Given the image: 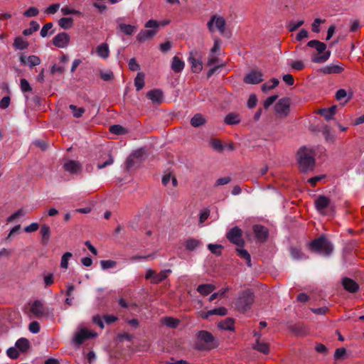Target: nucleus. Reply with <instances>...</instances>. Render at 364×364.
Listing matches in <instances>:
<instances>
[{"mask_svg":"<svg viewBox=\"0 0 364 364\" xmlns=\"http://www.w3.org/2000/svg\"><path fill=\"white\" fill-rule=\"evenodd\" d=\"M70 36L68 33L62 32L53 38V43L58 48H65L69 42Z\"/></svg>","mask_w":364,"mask_h":364,"instance_id":"ddd939ff","label":"nucleus"},{"mask_svg":"<svg viewBox=\"0 0 364 364\" xmlns=\"http://www.w3.org/2000/svg\"><path fill=\"white\" fill-rule=\"evenodd\" d=\"M118 28L123 33L128 36L132 35L136 31V26L126 23H119Z\"/></svg>","mask_w":364,"mask_h":364,"instance_id":"72a5a7b5","label":"nucleus"},{"mask_svg":"<svg viewBox=\"0 0 364 364\" xmlns=\"http://www.w3.org/2000/svg\"><path fill=\"white\" fill-rule=\"evenodd\" d=\"M323 21H322L321 18H316L314 21V23L311 25V30L314 33H319L320 32V24L323 23Z\"/></svg>","mask_w":364,"mask_h":364,"instance_id":"e2e57ef3","label":"nucleus"},{"mask_svg":"<svg viewBox=\"0 0 364 364\" xmlns=\"http://www.w3.org/2000/svg\"><path fill=\"white\" fill-rule=\"evenodd\" d=\"M255 300V295L251 289L242 292L235 303V309L240 312H245L251 308Z\"/></svg>","mask_w":364,"mask_h":364,"instance_id":"423d86ee","label":"nucleus"},{"mask_svg":"<svg viewBox=\"0 0 364 364\" xmlns=\"http://www.w3.org/2000/svg\"><path fill=\"white\" fill-rule=\"evenodd\" d=\"M134 85L137 91L141 90L144 86V75L139 73L134 79Z\"/></svg>","mask_w":364,"mask_h":364,"instance_id":"79ce46f5","label":"nucleus"},{"mask_svg":"<svg viewBox=\"0 0 364 364\" xmlns=\"http://www.w3.org/2000/svg\"><path fill=\"white\" fill-rule=\"evenodd\" d=\"M240 122V116L235 113H229V125L237 124Z\"/></svg>","mask_w":364,"mask_h":364,"instance_id":"13d9d810","label":"nucleus"},{"mask_svg":"<svg viewBox=\"0 0 364 364\" xmlns=\"http://www.w3.org/2000/svg\"><path fill=\"white\" fill-rule=\"evenodd\" d=\"M69 108L73 111V116L76 118H80L82 117V114L85 112V109L82 107L77 108L74 105H70Z\"/></svg>","mask_w":364,"mask_h":364,"instance_id":"8fccbe9b","label":"nucleus"},{"mask_svg":"<svg viewBox=\"0 0 364 364\" xmlns=\"http://www.w3.org/2000/svg\"><path fill=\"white\" fill-rule=\"evenodd\" d=\"M290 252L291 257L294 259L300 260L307 258V257L296 247H291Z\"/></svg>","mask_w":364,"mask_h":364,"instance_id":"a19ab883","label":"nucleus"},{"mask_svg":"<svg viewBox=\"0 0 364 364\" xmlns=\"http://www.w3.org/2000/svg\"><path fill=\"white\" fill-rule=\"evenodd\" d=\"M180 321L173 317H165L163 319V323L166 326L172 328H176L179 325Z\"/></svg>","mask_w":364,"mask_h":364,"instance_id":"ea45409f","label":"nucleus"},{"mask_svg":"<svg viewBox=\"0 0 364 364\" xmlns=\"http://www.w3.org/2000/svg\"><path fill=\"white\" fill-rule=\"evenodd\" d=\"M53 27V23H46L43 28H41V36L42 38H46L47 37L48 35L50 36V35H53L55 30V29H52Z\"/></svg>","mask_w":364,"mask_h":364,"instance_id":"f704fd0d","label":"nucleus"},{"mask_svg":"<svg viewBox=\"0 0 364 364\" xmlns=\"http://www.w3.org/2000/svg\"><path fill=\"white\" fill-rule=\"evenodd\" d=\"M38 9L36 7L28 8L24 13L23 15L26 17H34L38 14Z\"/></svg>","mask_w":364,"mask_h":364,"instance_id":"6e6d98bb","label":"nucleus"},{"mask_svg":"<svg viewBox=\"0 0 364 364\" xmlns=\"http://www.w3.org/2000/svg\"><path fill=\"white\" fill-rule=\"evenodd\" d=\"M244 82L249 85H256L263 81V73L261 70L252 69L244 77Z\"/></svg>","mask_w":364,"mask_h":364,"instance_id":"1a4fd4ad","label":"nucleus"},{"mask_svg":"<svg viewBox=\"0 0 364 364\" xmlns=\"http://www.w3.org/2000/svg\"><path fill=\"white\" fill-rule=\"evenodd\" d=\"M96 52L99 57L107 59L109 55V49L107 43H102L97 47Z\"/></svg>","mask_w":364,"mask_h":364,"instance_id":"c756f323","label":"nucleus"},{"mask_svg":"<svg viewBox=\"0 0 364 364\" xmlns=\"http://www.w3.org/2000/svg\"><path fill=\"white\" fill-rule=\"evenodd\" d=\"M21 89L23 92H30L32 90V87H31L28 80L26 79L21 80Z\"/></svg>","mask_w":364,"mask_h":364,"instance_id":"052dcab7","label":"nucleus"},{"mask_svg":"<svg viewBox=\"0 0 364 364\" xmlns=\"http://www.w3.org/2000/svg\"><path fill=\"white\" fill-rule=\"evenodd\" d=\"M255 336L257 337V339L253 346V348L264 354H268L269 351V345L259 341L261 334L259 333H255Z\"/></svg>","mask_w":364,"mask_h":364,"instance_id":"f3484780","label":"nucleus"},{"mask_svg":"<svg viewBox=\"0 0 364 364\" xmlns=\"http://www.w3.org/2000/svg\"><path fill=\"white\" fill-rule=\"evenodd\" d=\"M342 284L343 288L350 293H355L359 289L358 284L353 279L348 277L343 279Z\"/></svg>","mask_w":364,"mask_h":364,"instance_id":"6ab92c4d","label":"nucleus"},{"mask_svg":"<svg viewBox=\"0 0 364 364\" xmlns=\"http://www.w3.org/2000/svg\"><path fill=\"white\" fill-rule=\"evenodd\" d=\"M7 355L12 359H16L19 356V353L16 348L11 347L6 351Z\"/></svg>","mask_w":364,"mask_h":364,"instance_id":"5fc2aeb1","label":"nucleus"},{"mask_svg":"<svg viewBox=\"0 0 364 364\" xmlns=\"http://www.w3.org/2000/svg\"><path fill=\"white\" fill-rule=\"evenodd\" d=\"M65 71V67L64 66H59V65H53L52 67H51V69H50V73L52 75H54L55 73H60V74H62Z\"/></svg>","mask_w":364,"mask_h":364,"instance_id":"774afa93","label":"nucleus"},{"mask_svg":"<svg viewBox=\"0 0 364 364\" xmlns=\"http://www.w3.org/2000/svg\"><path fill=\"white\" fill-rule=\"evenodd\" d=\"M28 43L26 41H24L21 37L18 36L14 39V47L16 49L18 50H24L26 49L28 47Z\"/></svg>","mask_w":364,"mask_h":364,"instance_id":"4c0bfd02","label":"nucleus"},{"mask_svg":"<svg viewBox=\"0 0 364 364\" xmlns=\"http://www.w3.org/2000/svg\"><path fill=\"white\" fill-rule=\"evenodd\" d=\"M210 143L212 147L217 151H221L223 149V146L218 139H212Z\"/></svg>","mask_w":364,"mask_h":364,"instance_id":"864d4df0","label":"nucleus"},{"mask_svg":"<svg viewBox=\"0 0 364 364\" xmlns=\"http://www.w3.org/2000/svg\"><path fill=\"white\" fill-rule=\"evenodd\" d=\"M223 246L218 244H209L208 245V249L214 255L219 256L222 254V250H223Z\"/></svg>","mask_w":364,"mask_h":364,"instance_id":"a18cd8bd","label":"nucleus"},{"mask_svg":"<svg viewBox=\"0 0 364 364\" xmlns=\"http://www.w3.org/2000/svg\"><path fill=\"white\" fill-rule=\"evenodd\" d=\"M278 98L277 95H272L269 97H267L265 101L264 102V107L265 109H267L269 107H270Z\"/></svg>","mask_w":364,"mask_h":364,"instance_id":"bf43d9fd","label":"nucleus"},{"mask_svg":"<svg viewBox=\"0 0 364 364\" xmlns=\"http://www.w3.org/2000/svg\"><path fill=\"white\" fill-rule=\"evenodd\" d=\"M337 110V106L333 105L329 107L328 109H319L318 114L321 116L324 117L327 121H329L333 119Z\"/></svg>","mask_w":364,"mask_h":364,"instance_id":"393cba45","label":"nucleus"},{"mask_svg":"<svg viewBox=\"0 0 364 364\" xmlns=\"http://www.w3.org/2000/svg\"><path fill=\"white\" fill-rule=\"evenodd\" d=\"M279 83V81L277 78H272L268 82L264 83L262 85V90L264 92H266L270 90L275 88Z\"/></svg>","mask_w":364,"mask_h":364,"instance_id":"e433bc0d","label":"nucleus"},{"mask_svg":"<svg viewBox=\"0 0 364 364\" xmlns=\"http://www.w3.org/2000/svg\"><path fill=\"white\" fill-rule=\"evenodd\" d=\"M145 28H151L149 30H141L136 36V40L140 43H144L147 40L152 39L158 33L159 23L157 21L149 20L144 25Z\"/></svg>","mask_w":364,"mask_h":364,"instance_id":"0eeeda50","label":"nucleus"},{"mask_svg":"<svg viewBox=\"0 0 364 364\" xmlns=\"http://www.w3.org/2000/svg\"><path fill=\"white\" fill-rule=\"evenodd\" d=\"M304 23V21L303 20H300L296 23L291 21V22H289V25L287 26V28L289 31L292 32V31L297 30Z\"/></svg>","mask_w":364,"mask_h":364,"instance_id":"603ef678","label":"nucleus"},{"mask_svg":"<svg viewBox=\"0 0 364 364\" xmlns=\"http://www.w3.org/2000/svg\"><path fill=\"white\" fill-rule=\"evenodd\" d=\"M40 28L39 23L36 21H32L30 23V28H26L23 31V34L24 36H30L33 32L37 31Z\"/></svg>","mask_w":364,"mask_h":364,"instance_id":"37998d69","label":"nucleus"},{"mask_svg":"<svg viewBox=\"0 0 364 364\" xmlns=\"http://www.w3.org/2000/svg\"><path fill=\"white\" fill-rule=\"evenodd\" d=\"M185 66L184 62L178 56L175 55L171 62V69L174 73H181Z\"/></svg>","mask_w":364,"mask_h":364,"instance_id":"a878e982","label":"nucleus"},{"mask_svg":"<svg viewBox=\"0 0 364 364\" xmlns=\"http://www.w3.org/2000/svg\"><path fill=\"white\" fill-rule=\"evenodd\" d=\"M41 235L42 237V243L47 245L50 237V229L48 225H43L41 228Z\"/></svg>","mask_w":364,"mask_h":364,"instance_id":"2f4dec72","label":"nucleus"},{"mask_svg":"<svg viewBox=\"0 0 364 364\" xmlns=\"http://www.w3.org/2000/svg\"><path fill=\"white\" fill-rule=\"evenodd\" d=\"M29 331L33 333H38L40 331V325L38 321H32L29 324Z\"/></svg>","mask_w":364,"mask_h":364,"instance_id":"0e129e2a","label":"nucleus"},{"mask_svg":"<svg viewBox=\"0 0 364 364\" xmlns=\"http://www.w3.org/2000/svg\"><path fill=\"white\" fill-rule=\"evenodd\" d=\"M275 112L281 116L286 117L290 112V99L283 97L280 99L274 106Z\"/></svg>","mask_w":364,"mask_h":364,"instance_id":"9d476101","label":"nucleus"},{"mask_svg":"<svg viewBox=\"0 0 364 364\" xmlns=\"http://www.w3.org/2000/svg\"><path fill=\"white\" fill-rule=\"evenodd\" d=\"M206 123L205 118L201 114H196L191 119V124L193 127H199Z\"/></svg>","mask_w":364,"mask_h":364,"instance_id":"7c9ffc66","label":"nucleus"},{"mask_svg":"<svg viewBox=\"0 0 364 364\" xmlns=\"http://www.w3.org/2000/svg\"><path fill=\"white\" fill-rule=\"evenodd\" d=\"M19 60L21 64H28L31 68L38 65L41 63L40 58L33 55H29L28 58L24 55H21Z\"/></svg>","mask_w":364,"mask_h":364,"instance_id":"a211bd4d","label":"nucleus"},{"mask_svg":"<svg viewBox=\"0 0 364 364\" xmlns=\"http://www.w3.org/2000/svg\"><path fill=\"white\" fill-rule=\"evenodd\" d=\"M58 25L63 29H68L73 25V19L72 18L63 17L59 19Z\"/></svg>","mask_w":364,"mask_h":364,"instance_id":"58836bf2","label":"nucleus"},{"mask_svg":"<svg viewBox=\"0 0 364 364\" xmlns=\"http://www.w3.org/2000/svg\"><path fill=\"white\" fill-rule=\"evenodd\" d=\"M72 253L69 252H67L63 255L60 261V267L63 269H67L68 267V261L72 257Z\"/></svg>","mask_w":364,"mask_h":364,"instance_id":"de8ad7c7","label":"nucleus"},{"mask_svg":"<svg viewBox=\"0 0 364 364\" xmlns=\"http://www.w3.org/2000/svg\"><path fill=\"white\" fill-rule=\"evenodd\" d=\"M343 68L339 65H328L321 69L325 75L339 74L343 71Z\"/></svg>","mask_w":364,"mask_h":364,"instance_id":"4be33fe9","label":"nucleus"},{"mask_svg":"<svg viewBox=\"0 0 364 364\" xmlns=\"http://www.w3.org/2000/svg\"><path fill=\"white\" fill-rule=\"evenodd\" d=\"M195 348L198 350H211L216 348L219 343L213 335L205 330H200L196 335Z\"/></svg>","mask_w":364,"mask_h":364,"instance_id":"f03ea898","label":"nucleus"},{"mask_svg":"<svg viewBox=\"0 0 364 364\" xmlns=\"http://www.w3.org/2000/svg\"><path fill=\"white\" fill-rule=\"evenodd\" d=\"M297 161L302 172L311 171L315 166V159L312 151L305 147L298 151Z\"/></svg>","mask_w":364,"mask_h":364,"instance_id":"20e7f679","label":"nucleus"},{"mask_svg":"<svg viewBox=\"0 0 364 364\" xmlns=\"http://www.w3.org/2000/svg\"><path fill=\"white\" fill-rule=\"evenodd\" d=\"M65 171L71 174L77 173L81 170V164L79 161L75 160H68L63 164Z\"/></svg>","mask_w":364,"mask_h":364,"instance_id":"2eb2a0df","label":"nucleus"},{"mask_svg":"<svg viewBox=\"0 0 364 364\" xmlns=\"http://www.w3.org/2000/svg\"><path fill=\"white\" fill-rule=\"evenodd\" d=\"M352 96H353V94L352 92L349 93L348 95L347 92L346 90L344 89H339L337 90L336 93V99L338 101L341 100L342 99H343L344 97H348L347 100H346V102H347L348 100H350L351 98H352Z\"/></svg>","mask_w":364,"mask_h":364,"instance_id":"c03bdc74","label":"nucleus"},{"mask_svg":"<svg viewBox=\"0 0 364 364\" xmlns=\"http://www.w3.org/2000/svg\"><path fill=\"white\" fill-rule=\"evenodd\" d=\"M31 312L37 317L43 316L45 309L43 304L39 300L34 301L31 306Z\"/></svg>","mask_w":364,"mask_h":364,"instance_id":"aec40b11","label":"nucleus"},{"mask_svg":"<svg viewBox=\"0 0 364 364\" xmlns=\"http://www.w3.org/2000/svg\"><path fill=\"white\" fill-rule=\"evenodd\" d=\"M25 214L24 211L23 210V209H19L18 210H17L16 212H15L14 214H12L11 215H10L6 221L8 223H11L12 221H14V220H16V218H18V217L21 216V215H23Z\"/></svg>","mask_w":364,"mask_h":364,"instance_id":"680f3d73","label":"nucleus"},{"mask_svg":"<svg viewBox=\"0 0 364 364\" xmlns=\"http://www.w3.org/2000/svg\"><path fill=\"white\" fill-rule=\"evenodd\" d=\"M215 290V287L211 284H200L197 291L203 296H207Z\"/></svg>","mask_w":364,"mask_h":364,"instance_id":"473e14b6","label":"nucleus"},{"mask_svg":"<svg viewBox=\"0 0 364 364\" xmlns=\"http://www.w3.org/2000/svg\"><path fill=\"white\" fill-rule=\"evenodd\" d=\"M109 132L117 135L124 134L127 133L126 129L119 124L112 125L109 127Z\"/></svg>","mask_w":364,"mask_h":364,"instance_id":"49530a36","label":"nucleus"},{"mask_svg":"<svg viewBox=\"0 0 364 364\" xmlns=\"http://www.w3.org/2000/svg\"><path fill=\"white\" fill-rule=\"evenodd\" d=\"M100 266L102 269H107L114 268L117 266V262L114 260H102L100 261Z\"/></svg>","mask_w":364,"mask_h":364,"instance_id":"3c124183","label":"nucleus"},{"mask_svg":"<svg viewBox=\"0 0 364 364\" xmlns=\"http://www.w3.org/2000/svg\"><path fill=\"white\" fill-rule=\"evenodd\" d=\"M95 335L96 334L92 333L91 331L83 328L75 334L73 341L76 345L80 346L85 340L94 337Z\"/></svg>","mask_w":364,"mask_h":364,"instance_id":"4468645a","label":"nucleus"},{"mask_svg":"<svg viewBox=\"0 0 364 364\" xmlns=\"http://www.w3.org/2000/svg\"><path fill=\"white\" fill-rule=\"evenodd\" d=\"M171 272V269H165L159 273H156L154 270L149 269L146 271L145 279H151V282L153 284H159L166 279L168 274Z\"/></svg>","mask_w":364,"mask_h":364,"instance_id":"6e6552de","label":"nucleus"},{"mask_svg":"<svg viewBox=\"0 0 364 364\" xmlns=\"http://www.w3.org/2000/svg\"><path fill=\"white\" fill-rule=\"evenodd\" d=\"M255 237L260 242H264L269 236L268 229L262 225H255L252 228Z\"/></svg>","mask_w":364,"mask_h":364,"instance_id":"f8f14e48","label":"nucleus"},{"mask_svg":"<svg viewBox=\"0 0 364 364\" xmlns=\"http://www.w3.org/2000/svg\"><path fill=\"white\" fill-rule=\"evenodd\" d=\"M61 12L63 15H71L72 14V15H78L80 16H83V14L81 11L76 10V9H70L68 6L63 7L61 9Z\"/></svg>","mask_w":364,"mask_h":364,"instance_id":"09e8293b","label":"nucleus"},{"mask_svg":"<svg viewBox=\"0 0 364 364\" xmlns=\"http://www.w3.org/2000/svg\"><path fill=\"white\" fill-rule=\"evenodd\" d=\"M309 247L311 252L323 256H329L334 248L333 243L324 235L311 241Z\"/></svg>","mask_w":364,"mask_h":364,"instance_id":"7ed1b4c3","label":"nucleus"},{"mask_svg":"<svg viewBox=\"0 0 364 364\" xmlns=\"http://www.w3.org/2000/svg\"><path fill=\"white\" fill-rule=\"evenodd\" d=\"M307 46L311 48H314L317 52L318 54L321 55H316L314 54L312 55L311 60L313 63H325L331 56V51L327 50L326 49V45L321 42L318 40H311L308 42Z\"/></svg>","mask_w":364,"mask_h":364,"instance_id":"39448f33","label":"nucleus"},{"mask_svg":"<svg viewBox=\"0 0 364 364\" xmlns=\"http://www.w3.org/2000/svg\"><path fill=\"white\" fill-rule=\"evenodd\" d=\"M229 242L237 246L235 251L237 255L246 261L248 267H252L251 256L248 251L244 249L245 240L242 238V231L238 227H234L229 230Z\"/></svg>","mask_w":364,"mask_h":364,"instance_id":"f257e3e1","label":"nucleus"},{"mask_svg":"<svg viewBox=\"0 0 364 364\" xmlns=\"http://www.w3.org/2000/svg\"><path fill=\"white\" fill-rule=\"evenodd\" d=\"M257 103V97L255 94H251L247 100V107L250 109L254 108Z\"/></svg>","mask_w":364,"mask_h":364,"instance_id":"4d7b16f0","label":"nucleus"},{"mask_svg":"<svg viewBox=\"0 0 364 364\" xmlns=\"http://www.w3.org/2000/svg\"><path fill=\"white\" fill-rule=\"evenodd\" d=\"M316 210L320 213H323L324 210L330 205V200L324 196H318L314 202Z\"/></svg>","mask_w":364,"mask_h":364,"instance_id":"dca6fc26","label":"nucleus"},{"mask_svg":"<svg viewBox=\"0 0 364 364\" xmlns=\"http://www.w3.org/2000/svg\"><path fill=\"white\" fill-rule=\"evenodd\" d=\"M225 21L222 17H217L216 16H212L210 20L208 22V27L210 31L213 32L218 29L221 33L225 31Z\"/></svg>","mask_w":364,"mask_h":364,"instance_id":"9b49d317","label":"nucleus"},{"mask_svg":"<svg viewBox=\"0 0 364 364\" xmlns=\"http://www.w3.org/2000/svg\"><path fill=\"white\" fill-rule=\"evenodd\" d=\"M202 245L201 241L194 239L188 238L185 240V247L189 251H193Z\"/></svg>","mask_w":364,"mask_h":364,"instance_id":"cd10ccee","label":"nucleus"},{"mask_svg":"<svg viewBox=\"0 0 364 364\" xmlns=\"http://www.w3.org/2000/svg\"><path fill=\"white\" fill-rule=\"evenodd\" d=\"M346 353V350L344 348H337L334 353V358L336 360H340L343 358V357Z\"/></svg>","mask_w":364,"mask_h":364,"instance_id":"69168bd1","label":"nucleus"},{"mask_svg":"<svg viewBox=\"0 0 364 364\" xmlns=\"http://www.w3.org/2000/svg\"><path fill=\"white\" fill-rule=\"evenodd\" d=\"M146 96L148 99L151 100L153 102L160 103L162 100L163 94L161 90L155 89L148 92Z\"/></svg>","mask_w":364,"mask_h":364,"instance_id":"bb28decb","label":"nucleus"},{"mask_svg":"<svg viewBox=\"0 0 364 364\" xmlns=\"http://www.w3.org/2000/svg\"><path fill=\"white\" fill-rule=\"evenodd\" d=\"M43 280L46 287L50 286L53 284V274L49 273L43 276Z\"/></svg>","mask_w":364,"mask_h":364,"instance_id":"338daca9","label":"nucleus"},{"mask_svg":"<svg viewBox=\"0 0 364 364\" xmlns=\"http://www.w3.org/2000/svg\"><path fill=\"white\" fill-rule=\"evenodd\" d=\"M188 62L191 64V69L193 72L196 73H200L203 69V65L201 61L197 60L194 55L193 52L190 53V56L188 58Z\"/></svg>","mask_w":364,"mask_h":364,"instance_id":"5701e85b","label":"nucleus"},{"mask_svg":"<svg viewBox=\"0 0 364 364\" xmlns=\"http://www.w3.org/2000/svg\"><path fill=\"white\" fill-rule=\"evenodd\" d=\"M291 330L296 336H304L307 333L306 326L301 323H296L292 325L291 326Z\"/></svg>","mask_w":364,"mask_h":364,"instance_id":"c9c22d12","label":"nucleus"},{"mask_svg":"<svg viewBox=\"0 0 364 364\" xmlns=\"http://www.w3.org/2000/svg\"><path fill=\"white\" fill-rule=\"evenodd\" d=\"M16 348L22 353H25L30 348V343L27 338H21L15 343Z\"/></svg>","mask_w":364,"mask_h":364,"instance_id":"c85d7f7f","label":"nucleus"},{"mask_svg":"<svg viewBox=\"0 0 364 364\" xmlns=\"http://www.w3.org/2000/svg\"><path fill=\"white\" fill-rule=\"evenodd\" d=\"M220 45L219 41L215 40L208 60V65L209 66L214 65L218 60V58L215 55V54L220 50Z\"/></svg>","mask_w":364,"mask_h":364,"instance_id":"b1692460","label":"nucleus"},{"mask_svg":"<svg viewBox=\"0 0 364 364\" xmlns=\"http://www.w3.org/2000/svg\"><path fill=\"white\" fill-rule=\"evenodd\" d=\"M226 314H227V310L225 307H219V308H215L212 310H209L205 312H201L200 317L204 319H207L210 316H213V315L224 316Z\"/></svg>","mask_w":364,"mask_h":364,"instance_id":"412c9836","label":"nucleus"}]
</instances>
